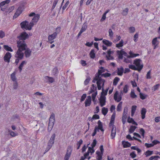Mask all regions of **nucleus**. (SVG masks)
Segmentation results:
<instances>
[{"label":"nucleus","instance_id":"f257e3e1","mask_svg":"<svg viewBox=\"0 0 160 160\" xmlns=\"http://www.w3.org/2000/svg\"><path fill=\"white\" fill-rule=\"evenodd\" d=\"M17 44L18 50L23 51L27 48V46L25 41H17Z\"/></svg>","mask_w":160,"mask_h":160},{"label":"nucleus","instance_id":"f03ea898","mask_svg":"<svg viewBox=\"0 0 160 160\" xmlns=\"http://www.w3.org/2000/svg\"><path fill=\"white\" fill-rule=\"evenodd\" d=\"M28 35L25 32L21 33L19 36L17 37V38L19 39L18 41H25L24 40L28 38Z\"/></svg>","mask_w":160,"mask_h":160},{"label":"nucleus","instance_id":"7ed1b4c3","mask_svg":"<svg viewBox=\"0 0 160 160\" xmlns=\"http://www.w3.org/2000/svg\"><path fill=\"white\" fill-rule=\"evenodd\" d=\"M141 60L140 59H137L134 61L133 64H135L137 66V68H138V71L140 72L141 71L143 67V65L140 64V62Z\"/></svg>","mask_w":160,"mask_h":160},{"label":"nucleus","instance_id":"20e7f679","mask_svg":"<svg viewBox=\"0 0 160 160\" xmlns=\"http://www.w3.org/2000/svg\"><path fill=\"white\" fill-rule=\"evenodd\" d=\"M72 150V147L68 146L67 148L66 153L64 157V160H68L71 154Z\"/></svg>","mask_w":160,"mask_h":160},{"label":"nucleus","instance_id":"39448f33","mask_svg":"<svg viewBox=\"0 0 160 160\" xmlns=\"http://www.w3.org/2000/svg\"><path fill=\"white\" fill-rule=\"evenodd\" d=\"M22 51L18 50L16 54L15 55V57L16 58H19L20 60H22L23 58L24 53Z\"/></svg>","mask_w":160,"mask_h":160},{"label":"nucleus","instance_id":"423d86ee","mask_svg":"<svg viewBox=\"0 0 160 160\" xmlns=\"http://www.w3.org/2000/svg\"><path fill=\"white\" fill-rule=\"evenodd\" d=\"M11 57L12 55L11 53L9 52H7L3 58L4 61L8 63L9 62Z\"/></svg>","mask_w":160,"mask_h":160},{"label":"nucleus","instance_id":"0eeeda50","mask_svg":"<svg viewBox=\"0 0 160 160\" xmlns=\"http://www.w3.org/2000/svg\"><path fill=\"white\" fill-rule=\"evenodd\" d=\"M28 22L27 21H25L21 23L20 25L22 28L23 30H27V28H28Z\"/></svg>","mask_w":160,"mask_h":160},{"label":"nucleus","instance_id":"6e6552de","mask_svg":"<svg viewBox=\"0 0 160 160\" xmlns=\"http://www.w3.org/2000/svg\"><path fill=\"white\" fill-rule=\"evenodd\" d=\"M118 91H117L115 93L114 95V99L115 101H117V102H119L122 100V97L121 96H119L118 98Z\"/></svg>","mask_w":160,"mask_h":160},{"label":"nucleus","instance_id":"1a4fd4ad","mask_svg":"<svg viewBox=\"0 0 160 160\" xmlns=\"http://www.w3.org/2000/svg\"><path fill=\"white\" fill-rule=\"evenodd\" d=\"M91 96H89L87 97L85 102V107L89 106L91 104Z\"/></svg>","mask_w":160,"mask_h":160},{"label":"nucleus","instance_id":"9d476101","mask_svg":"<svg viewBox=\"0 0 160 160\" xmlns=\"http://www.w3.org/2000/svg\"><path fill=\"white\" fill-rule=\"evenodd\" d=\"M25 50L24 54L25 57L26 58L29 57L31 55L32 51L29 48H27Z\"/></svg>","mask_w":160,"mask_h":160},{"label":"nucleus","instance_id":"9b49d317","mask_svg":"<svg viewBox=\"0 0 160 160\" xmlns=\"http://www.w3.org/2000/svg\"><path fill=\"white\" fill-rule=\"evenodd\" d=\"M102 92L101 93L100 98L99 99L100 102H106V97L105 96H103L104 88H103L102 89Z\"/></svg>","mask_w":160,"mask_h":160},{"label":"nucleus","instance_id":"f8f14e48","mask_svg":"<svg viewBox=\"0 0 160 160\" xmlns=\"http://www.w3.org/2000/svg\"><path fill=\"white\" fill-rule=\"evenodd\" d=\"M116 133V128L114 125H113L111 130V136L112 139L114 138L115 137Z\"/></svg>","mask_w":160,"mask_h":160},{"label":"nucleus","instance_id":"ddd939ff","mask_svg":"<svg viewBox=\"0 0 160 160\" xmlns=\"http://www.w3.org/2000/svg\"><path fill=\"white\" fill-rule=\"evenodd\" d=\"M58 33L57 32H55L53 34L49 35L48 37V41H51L55 39L56 38Z\"/></svg>","mask_w":160,"mask_h":160},{"label":"nucleus","instance_id":"4468645a","mask_svg":"<svg viewBox=\"0 0 160 160\" xmlns=\"http://www.w3.org/2000/svg\"><path fill=\"white\" fill-rule=\"evenodd\" d=\"M101 74L97 73L95 75L96 78L97 80V83H99V82L101 81H102L105 80L104 79L102 78L101 77H100Z\"/></svg>","mask_w":160,"mask_h":160},{"label":"nucleus","instance_id":"2eb2a0df","mask_svg":"<svg viewBox=\"0 0 160 160\" xmlns=\"http://www.w3.org/2000/svg\"><path fill=\"white\" fill-rule=\"evenodd\" d=\"M122 144L123 145L124 148L130 147L131 146V143L128 141L126 142L124 141H123L122 142Z\"/></svg>","mask_w":160,"mask_h":160},{"label":"nucleus","instance_id":"dca6fc26","mask_svg":"<svg viewBox=\"0 0 160 160\" xmlns=\"http://www.w3.org/2000/svg\"><path fill=\"white\" fill-rule=\"evenodd\" d=\"M117 70L118 74L119 76H122L124 72L123 68L122 67H121L120 68H118Z\"/></svg>","mask_w":160,"mask_h":160},{"label":"nucleus","instance_id":"f3484780","mask_svg":"<svg viewBox=\"0 0 160 160\" xmlns=\"http://www.w3.org/2000/svg\"><path fill=\"white\" fill-rule=\"evenodd\" d=\"M102 43L108 47H110L111 46L112 44V42H111L108 40H106V39H103L102 40Z\"/></svg>","mask_w":160,"mask_h":160},{"label":"nucleus","instance_id":"a211bd4d","mask_svg":"<svg viewBox=\"0 0 160 160\" xmlns=\"http://www.w3.org/2000/svg\"><path fill=\"white\" fill-rule=\"evenodd\" d=\"M146 112L147 110L145 108H142L141 111V114L142 119H144L145 118V116Z\"/></svg>","mask_w":160,"mask_h":160},{"label":"nucleus","instance_id":"6ab92c4d","mask_svg":"<svg viewBox=\"0 0 160 160\" xmlns=\"http://www.w3.org/2000/svg\"><path fill=\"white\" fill-rule=\"evenodd\" d=\"M40 18V15L38 14L35 15L32 19V22H37Z\"/></svg>","mask_w":160,"mask_h":160},{"label":"nucleus","instance_id":"aec40b11","mask_svg":"<svg viewBox=\"0 0 160 160\" xmlns=\"http://www.w3.org/2000/svg\"><path fill=\"white\" fill-rule=\"evenodd\" d=\"M58 71L57 67L54 68L52 71V74L54 76H57L58 74Z\"/></svg>","mask_w":160,"mask_h":160},{"label":"nucleus","instance_id":"412c9836","mask_svg":"<svg viewBox=\"0 0 160 160\" xmlns=\"http://www.w3.org/2000/svg\"><path fill=\"white\" fill-rule=\"evenodd\" d=\"M129 54H130V56H128V58L135 57L139 55L138 53H133L131 51L129 52Z\"/></svg>","mask_w":160,"mask_h":160},{"label":"nucleus","instance_id":"4be33fe9","mask_svg":"<svg viewBox=\"0 0 160 160\" xmlns=\"http://www.w3.org/2000/svg\"><path fill=\"white\" fill-rule=\"evenodd\" d=\"M54 116L55 115L54 113H52L51 114V115L49 118V123H51L54 124V122L55 121Z\"/></svg>","mask_w":160,"mask_h":160},{"label":"nucleus","instance_id":"5701e85b","mask_svg":"<svg viewBox=\"0 0 160 160\" xmlns=\"http://www.w3.org/2000/svg\"><path fill=\"white\" fill-rule=\"evenodd\" d=\"M45 78L49 83H52L54 82V79L52 77L47 76L45 77Z\"/></svg>","mask_w":160,"mask_h":160},{"label":"nucleus","instance_id":"b1692460","mask_svg":"<svg viewBox=\"0 0 160 160\" xmlns=\"http://www.w3.org/2000/svg\"><path fill=\"white\" fill-rule=\"evenodd\" d=\"M27 62L25 61H22L18 67V69L20 72H21L22 70V68L23 67L24 65L26 64Z\"/></svg>","mask_w":160,"mask_h":160},{"label":"nucleus","instance_id":"393cba45","mask_svg":"<svg viewBox=\"0 0 160 160\" xmlns=\"http://www.w3.org/2000/svg\"><path fill=\"white\" fill-rule=\"evenodd\" d=\"M14 8V7L13 6L10 7L8 9H6L5 12L4 13L6 15L7 13H9L11 12Z\"/></svg>","mask_w":160,"mask_h":160},{"label":"nucleus","instance_id":"a878e982","mask_svg":"<svg viewBox=\"0 0 160 160\" xmlns=\"http://www.w3.org/2000/svg\"><path fill=\"white\" fill-rule=\"evenodd\" d=\"M95 51L94 49H92L90 51L89 55L91 58L94 59L95 58V54L94 52Z\"/></svg>","mask_w":160,"mask_h":160},{"label":"nucleus","instance_id":"bb28decb","mask_svg":"<svg viewBox=\"0 0 160 160\" xmlns=\"http://www.w3.org/2000/svg\"><path fill=\"white\" fill-rule=\"evenodd\" d=\"M87 28V23L86 22H85L82 25V28L80 30L82 31L83 32L85 31Z\"/></svg>","mask_w":160,"mask_h":160},{"label":"nucleus","instance_id":"cd10ccee","mask_svg":"<svg viewBox=\"0 0 160 160\" xmlns=\"http://www.w3.org/2000/svg\"><path fill=\"white\" fill-rule=\"evenodd\" d=\"M97 88L96 87H95L94 85V84H92V87L91 88V90L90 91L89 93L90 94L91 93H92L97 90Z\"/></svg>","mask_w":160,"mask_h":160},{"label":"nucleus","instance_id":"c85d7f7f","mask_svg":"<svg viewBox=\"0 0 160 160\" xmlns=\"http://www.w3.org/2000/svg\"><path fill=\"white\" fill-rule=\"evenodd\" d=\"M97 93H98L97 91H96L95 92V93H93L92 94V101L93 102L94 104H96V101L95 100V98H96V95H97Z\"/></svg>","mask_w":160,"mask_h":160},{"label":"nucleus","instance_id":"c756f323","mask_svg":"<svg viewBox=\"0 0 160 160\" xmlns=\"http://www.w3.org/2000/svg\"><path fill=\"white\" fill-rule=\"evenodd\" d=\"M123 42H124L123 40L122 39L118 43L116 44V47L120 49V47H122L123 46Z\"/></svg>","mask_w":160,"mask_h":160},{"label":"nucleus","instance_id":"7c9ffc66","mask_svg":"<svg viewBox=\"0 0 160 160\" xmlns=\"http://www.w3.org/2000/svg\"><path fill=\"white\" fill-rule=\"evenodd\" d=\"M158 42V41L157 40V38H154L153 39L152 41V44L154 46V49L156 48V47L157 46V43Z\"/></svg>","mask_w":160,"mask_h":160},{"label":"nucleus","instance_id":"2f4dec72","mask_svg":"<svg viewBox=\"0 0 160 160\" xmlns=\"http://www.w3.org/2000/svg\"><path fill=\"white\" fill-rule=\"evenodd\" d=\"M108 111V109L107 108L103 107L102 108V112L104 116L106 115Z\"/></svg>","mask_w":160,"mask_h":160},{"label":"nucleus","instance_id":"473e14b6","mask_svg":"<svg viewBox=\"0 0 160 160\" xmlns=\"http://www.w3.org/2000/svg\"><path fill=\"white\" fill-rule=\"evenodd\" d=\"M137 127L133 126H131L129 129V132L130 133H132L134 132L136 128Z\"/></svg>","mask_w":160,"mask_h":160},{"label":"nucleus","instance_id":"72a5a7b5","mask_svg":"<svg viewBox=\"0 0 160 160\" xmlns=\"http://www.w3.org/2000/svg\"><path fill=\"white\" fill-rule=\"evenodd\" d=\"M153 151H152L147 150L144 153L146 157H148L153 154Z\"/></svg>","mask_w":160,"mask_h":160},{"label":"nucleus","instance_id":"f704fd0d","mask_svg":"<svg viewBox=\"0 0 160 160\" xmlns=\"http://www.w3.org/2000/svg\"><path fill=\"white\" fill-rule=\"evenodd\" d=\"M4 48V49L6 50L7 51H10L12 52L13 51L11 47H9L7 45H4L3 46Z\"/></svg>","mask_w":160,"mask_h":160},{"label":"nucleus","instance_id":"c9c22d12","mask_svg":"<svg viewBox=\"0 0 160 160\" xmlns=\"http://www.w3.org/2000/svg\"><path fill=\"white\" fill-rule=\"evenodd\" d=\"M54 125V124L53 123H49L48 129L49 132H50L51 131Z\"/></svg>","mask_w":160,"mask_h":160},{"label":"nucleus","instance_id":"e433bc0d","mask_svg":"<svg viewBox=\"0 0 160 160\" xmlns=\"http://www.w3.org/2000/svg\"><path fill=\"white\" fill-rule=\"evenodd\" d=\"M119 80L120 79L118 77H115L113 80V85L116 86Z\"/></svg>","mask_w":160,"mask_h":160},{"label":"nucleus","instance_id":"4c0bfd02","mask_svg":"<svg viewBox=\"0 0 160 160\" xmlns=\"http://www.w3.org/2000/svg\"><path fill=\"white\" fill-rule=\"evenodd\" d=\"M10 2V0H6L5 1H3L0 3V7L1 6H3L6 4H8Z\"/></svg>","mask_w":160,"mask_h":160},{"label":"nucleus","instance_id":"58836bf2","mask_svg":"<svg viewBox=\"0 0 160 160\" xmlns=\"http://www.w3.org/2000/svg\"><path fill=\"white\" fill-rule=\"evenodd\" d=\"M33 22L32 21L30 22L29 23H28V28H27L28 30H30L32 29V27L33 26L34 24Z\"/></svg>","mask_w":160,"mask_h":160},{"label":"nucleus","instance_id":"ea45409f","mask_svg":"<svg viewBox=\"0 0 160 160\" xmlns=\"http://www.w3.org/2000/svg\"><path fill=\"white\" fill-rule=\"evenodd\" d=\"M99 68L101 69L98 70V73H97L101 74V73H102V72H104L105 71V69H104V68L102 67H101Z\"/></svg>","mask_w":160,"mask_h":160},{"label":"nucleus","instance_id":"a19ab883","mask_svg":"<svg viewBox=\"0 0 160 160\" xmlns=\"http://www.w3.org/2000/svg\"><path fill=\"white\" fill-rule=\"evenodd\" d=\"M127 118V115H122V122L123 124H125L126 122V119Z\"/></svg>","mask_w":160,"mask_h":160},{"label":"nucleus","instance_id":"79ce46f5","mask_svg":"<svg viewBox=\"0 0 160 160\" xmlns=\"http://www.w3.org/2000/svg\"><path fill=\"white\" fill-rule=\"evenodd\" d=\"M15 72H14L11 75V79L13 81H16V78L15 75Z\"/></svg>","mask_w":160,"mask_h":160},{"label":"nucleus","instance_id":"37998d69","mask_svg":"<svg viewBox=\"0 0 160 160\" xmlns=\"http://www.w3.org/2000/svg\"><path fill=\"white\" fill-rule=\"evenodd\" d=\"M128 11V8H126L123 10L122 14L124 16H126L127 15Z\"/></svg>","mask_w":160,"mask_h":160},{"label":"nucleus","instance_id":"c03bdc74","mask_svg":"<svg viewBox=\"0 0 160 160\" xmlns=\"http://www.w3.org/2000/svg\"><path fill=\"white\" fill-rule=\"evenodd\" d=\"M129 68L132 70L138 71V68L134 65H129Z\"/></svg>","mask_w":160,"mask_h":160},{"label":"nucleus","instance_id":"a18cd8bd","mask_svg":"<svg viewBox=\"0 0 160 160\" xmlns=\"http://www.w3.org/2000/svg\"><path fill=\"white\" fill-rule=\"evenodd\" d=\"M122 102H120L118 104L117 107V111H120L121 110L122 108Z\"/></svg>","mask_w":160,"mask_h":160},{"label":"nucleus","instance_id":"49530a36","mask_svg":"<svg viewBox=\"0 0 160 160\" xmlns=\"http://www.w3.org/2000/svg\"><path fill=\"white\" fill-rule=\"evenodd\" d=\"M55 134H53L52 136L50 139L49 140V141L51 142H52L53 143H54V140H55Z\"/></svg>","mask_w":160,"mask_h":160},{"label":"nucleus","instance_id":"de8ad7c7","mask_svg":"<svg viewBox=\"0 0 160 160\" xmlns=\"http://www.w3.org/2000/svg\"><path fill=\"white\" fill-rule=\"evenodd\" d=\"M139 95L140 98L142 100L145 99L146 98L147 96V95L143 94L141 92L140 93Z\"/></svg>","mask_w":160,"mask_h":160},{"label":"nucleus","instance_id":"09e8293b","mask_svg":"<svg viewBox=\"0 0 160 160\" xmlns=\"http://www.w3.org/2000/svg\"><path fill=\"white\" fill-rule=\"evenodd\" d=\"M94 147H89L88 148V151L90 153H91V154H92V153H94L95 151L93 149Z\"/></svg>","mask_w":160,"mask_h":160},{"label":"nucleus","instance_id":"8fccbe9b","mask_svg":"<svg viewBox=\"0 0 160 160\" xmlns=\"http://www.w3.org/2000/svg\"><path fill=\"white\" fill-rule=\"evenodd\" d=\"M118 52H121L122 53L123 55L124 56H125L127 57V58H128V55L127 53L126 52H125L124 51L123 49H121L120 51H118Z\"/></svg>","mask_w":160,"mask_h":160},{"label":"nucleus","instance_id":"3c124183","mask_svg":"<svg viewBox=\"0 0 160 160\" xmlns=\"http://www.w3.org/2000/svg\"><path fill=\"white\" fill-rule=\"evenodd\" d=\"M131 97L132 98H134L137 97V96L135 94L134 90H132L130 94Z\"/></svg>","mask_w":160,"mask_h":160},{"label":"nucleus","instance_id":"603ef678","mask_svg":"<svg viewBox=\"0 0 160 160\" xmlns=\"http://www.w3.org/2000/svg\"><path fill=\"white\" fill-rule=\"evenodd\" d=\"M129 32L131 33H133L135 32V28L133 27H130L129 28Z\"/></svg>","mask_w":160,"mask_h":160},{"label":"nucleus","instance_id":"864d4df0","mask_svg":"<svg viewBox=\"0 0 160 160\" xmlns=\"http://www.w3.org/2000/svg\"><path fill=\"white\" fill-rule=\"evenodd\" d=\"M58 0H54L53 3V5L52 6L51 10L52 11L55 8L57 4L58 3Z\"/></svg>","mask_w":160,"mask_h":160},{"label":"nucleus","instance_id":"5fc2aeb1","mask_svg":"<svg viewBox=\"0 0 160 160\" xmlns=\"http://www.w3.org/2000/svg\"><path fill=\"white\" fill-rule=\"evenodd\" d=\"M83 141L82 139H80L79 142H78L77 145L78 146L77 148V149H78L80 147V146L82 144Z\"/></svg>","mask_w":160,"mask_h":160},{"label":"nucleus","instance_id":"6e6d98bb","mask_svg":"<svg viewBox=\"0 0 160 160\" xmlns=\"http://www.w3.org/2000/svg\"><path fill=\"white\" fill-rule=\"evenodd\" d=\"M140 132L143 138H144V134L145 132V130L142 128H141L140 129Z\"/></svg>","mask_w":160,"mask_h":160},{"label":"nucleus","instance_id":"4d7b16f0","mask_svg":"<svg viewBox=\"0 0 160 160\" xmlns=\"http://www.w3.org/2000/svg\"><path fill=\"white\" fill-rule=\"evenodd\" d=\"M130 156L132 158H134L136 157L137 155L135 154V151H133L130 154Z\"/></svg>","mask_w":160,"mask_h":160},{"label":"nucleus","instance_id":"13d9d810","mask_svg":"<svg viewBox=\"0 0 160 160\" xmlns=\"http://www.w3.org/2000/svg\"><path fill=\"white\" fill-rule=\"evenodd\" d=\"M117 53L118 55V58L119 59H122L123 58V55L122 53L121 52H118V51H117Z\"/></svg>","mask_w":160,"mask_h":160},{"label":"nucleus","instance_id":"bf43d9fd","mask_svg":"<svg viewBox=\"0 0 160 160\" xmlns=\"http://www.w3.org/2000/svg\"><path fill=\"white\" fill-rule=\"evenodd\" d=\"M91 79L90 77H88L84 82V83L85 85L88 84Z\"/></svg>","mask_w":160,"mask_h":160},{"label":"nucleus","instance_id":"052dcab7","mask_svg":"<svg viewBox=\"0 0 160 160\" xmlns=\"http://www.w3.org/2000/svg\"><path fill=\"white\" fill-rule=\"evenodd\" d=\"M97 130H98V127L97 126H96L95 127L94 129V132L92 134V136L93 137L97 133Z\"/></svg>","mask_w":160,"mask_h":160},{"label":"nucleus","instance_id":"680f3d73","mask_svg":"<svg viewBox=\"0 0 160 160\" xmlns=\"http://www.w3.org/2000/svg\"><path fill=\"white\" fill-rule=\"evenodd\" d=\"M18 83L17 81H15L13 84V88L16 89L18 88Z\"/></svg>","mask_w":160,"mask_h":160},{"label":"nucleus","instance_id":"e2e57ef3","mask_svg":"<svg viewBox=\"0 0 160 160\" xmlns=\"http://www.w3.org/2000/svg\"><path fill=\"white\" fill-rule=\"evenodd\" d=\"M151 73V70H150L147 73L146 75V78L147 79H150L151 77L150 76V74Z\"/></svg>","mask_w":160,"mask_h":160},{"label":"nucleus","instance_id":"0e129e2a","mask_svg":"<svg viewBox=\"0 0 160 160\" xmlns=\"http://www.w3.org/2000/svg\"><path fill=\"white\" fill-rule=\"evenodd\" d=\"M97 140L96 139H94L93 140V142L92 143L91 146L92 147H94L96 145V144H97Z\"/></svg>","mask_w":160,"mask_h":160},{"label":"nucleus","instance_id":"69168bd1","mask_svg":"<svg viewBox=\"0 0 160 160\" xmlns=\"http://www.w3.org/2000/svg\"><path fill=\"white\" fill-rule=\"evenodd\" d=\"M145 145L147 148H149L153 146V144L152 143L149 144L148 143H145Z\"/></svg>","mask_w":160,"mask_h":160},{"label":"nucleus","instance_id":"338daca9","mask_svg":"<svg viewBox=\"0 0 160 160\" xmlns=\"http://www.w3.org/2000/svg\"><path fill=\"white\" fill-rule=\"evenodd\" d=\"M86 97V94H83L82 95V96L80 101L82 102L85 100V98Z\"/></svg>","mask_w":160,"mask_h":160},{"label":"nucleus","instance_id":"774afa93","mask_svg":"<svg viewBox=\"0 0 160 160\" xmlns=\"http://www.w3.org/2000/svg\"><path fill=\"white\" fill-rule=\"evenodd\" d=\"M5 36V34L4 32L1 30L0 31V38H2Z\"/></svg>","mask_w":160,"mask_h":160}]
</instances>
